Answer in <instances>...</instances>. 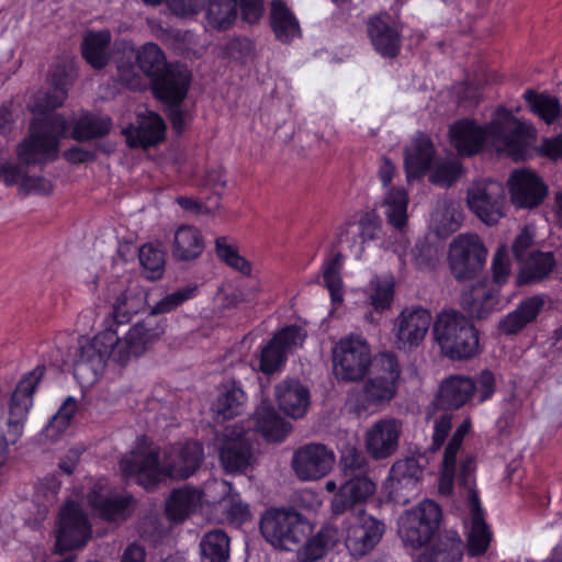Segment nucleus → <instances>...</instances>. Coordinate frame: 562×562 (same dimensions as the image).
I'll return each mask as SVG.
<instances>
[{"label":"nucleus","instance_id":"1","mask_svg":"<svg viewBox=\"0 0 562 562\" xmlns=\"http://www.w3.org/2000/svg\"><path fill=\"white\" fill-rule=\"evenodd\" d=\"M537 132L532 124L518 120L510 111L499 108L485 127L472 120H460L449 130L451 145L461 156L479 153L488 142L498 151H504L514 160L525 159L536 142Z\"/></svg>","mask_w":562,"mask_h":562},{"label":"nucleus","instance_id":"2","mask_svg":"<svg viewBox=\"0 0 562 562\" xmlns=\"http://www.w3.org/2000/svg\"><path fill=\"white\" fill-rule=\"evenodd\" d=\"M203 457L202 445L190 441L172 447L161 463L158 448L142 436L134 449L121 459L120 470L126 479L135 477L138 484L150 488L165 477L188 479L199 469Z\"/></svg>","mask_w":562,"mask_h":562},{"label":"nucleus","instance_id":"3","mask_svg":"<svg viewBox=\"0 0 562 562\" xmlns=\"http://www.w3.org/2000/svg\"><path fill=\"white\" fill-rule=\"evenodd\" d=\"M471 427V419L465 418L454 430L447 443L440 472L439 492L443 495H449L452 492L454 481L460 486L467 488L471 510V527L467 535L468 553L471 557H479L487 551L492 540V532L484 521L480 499L473 488L474 460L471 457H465L460 461L459 468L457 467V456Z\"/></svg>","mask_w":562,"mask_h":562},{"label":"nucleus","instance_id":"4","mask_svg":"<svg viewBox=\"0 0 562 562\" xmlns=\"http://www.w3.org/2000/svg\"><path fill=\"white\" fill-rule=\"evenodd\" d=\"M67 98L65 87H54L46 93H38L31 105L32 112L44 114L34 119L29 137L18 147V158L25 165H42L55 160L59 151V140L68 130L66 119L59 114H45L63 105Z\"/></svg>","mask_w":562,"mask_h":562},{"label":"nucleus","instance_id":"5","mask_svg":"<svg viewBox=\"0 0 562 562\" xmlns=\"http://www.w3.org/2000/svg\"><path fill=\"white\" fill-rule=\"evenodd\" d=\"M374 370V375L362 389L353 390L348 395V408L357 416L374 412L379 406L390 402L396 393V382L401 374L396 357L389 352L380 353Z\"/></svg>","mask_w":562,"mask_h":562},{"label":"nucleus","instance_id":"6","mask_svg":"<svg viewBox=\"0 0 562 562\" xmlns=\"http://www.w3.org/2000/svg\"><path fill=\"white\" fill-rule=\"evenodd\" d=\"M434 339L451 360L473 358L479 350V333L472 322L454 310H443L432 324Z\"/></svg>","mask_w":562,"mask_h":562},{"label":"nucleus","instance_id":"7","mask_svg":"<svg viewBox=\"0 0 562 562\" xmlns=\"http://www.w3.org/2000/svg\"><path fill=\"white\" fill-rule=\"evenodd\" d=\"M495 390L496 379L488 369L482 370L475 379L452 374L441 381L437 401L443 408L459 409L474 398L477 400V404L488 401Z\"/></svg>","mask_w":562,"mask_h":562},{"label":"nucleus","instance_id":"8","mask_svg":"<svg viewBox=\"0 0 562 562\" xmlns=\"http://www.w3.org/2000/svg\"><path fill=\"white\" fill-rule=\"evenodd\" d=\"M260 532L272 547L290 551L307 538L312 526L293 508L272 507L260 518Z\"/></svg>","mask_w":562,"mask_h":562},{"label":"nucleus","instance_id":"9","mask_svg":"<svg viewBox=\"0 0 562 562\" xmlns=\"http://www.w3.org/2000/svg\"><path fill=\"white\" fill-rule=\"evenodd\" d=\"M116 331L108 328L93 338L80 337L72 356L75 376L94 380L109 360L114 362Z\"/></svg>","mask_w":562,"mask_h":562},{"label":"nucleus","instance_id":"10","mask_svg":"<svg viewBox=\"0 0 562 562\" xmlns=\"http://www.w3.org/2000/svg\"><path fill=\"white\" fill-rule=\"evenodd\" d=\"M43 370H35L25 374L13 390L5 413V436L9 441L16 443L24 434L25 424L34 405V394L42 380Z\"/></svg>","mask_w":562,"mask_h":562},{"label":"nucleus","instance_id":"11","mask_svg":"<svg viewBox=\"0 0 562 562\" xmlns=\"http://www.w3.org/2000/svg\"><path fill=\"white\" fill-rule=\"evenodd\" d=\"M166 318L148 315L134 324L123 337L116 335L114 362L126 364L151 348L165 334Z\"/></svg>","mask_w":562,"mask_h":562},{"label":"nucleus","instance_id":"12","mask_svg":"<svg viewBox=\"0 0 562 562\" xmlns=\"http://www.w3.org/2000/svg\"><path fill=\"white\" fill-rule=\"evenodd\" d=\"M334 373L338 380L353 382L361 380L372 362L371 349L359 335L341 338L333 351Z\"/></svg>","mask_w":562,"mask_h":562},{"label":"nucleus","instance_id":"13","mask_svg":"<svg viewBox=\"0 0 562 562\" xmlns=\"http://www.w3.org/2000/svg\"><path fill=\"white\" fill-rule=\"evenodd\" d=\"M441 509L432 501L425 499L406 510L398 519V536L406 546L419 548L429 542L439 527Z\"/></svg>","mask_w":562,"mask_h":562},{"label":"nucleus","instance_id":"14","mask_svg":"<svg viewBox=\"0 0 562 562\" xmlns=\"http://www.w3.org/2000/svg\"><path fill=\"white\" fill-rule=\"evenodd\" d=\"M220 461L228 473H245L252 468L255 454L250 439V431L244 426L235 424L226 426L217 435Z\"/></svg>","mask_w":562,"mask_h":562},{"label":"nucleus","instance_id":"15","mask_svg":"<svg viewBox=\"0 0 562 562\" xmlns=\"http://www.w3.org/2000/svg\"><path fill=\"white\" fill-rule=\"evenodd\" d=\"M465 202L469 210L488 226L497 224L505 216L506 194L498 181H474L467 190Z\"/></svg>","mask_w":562,"mask_h":562},{"label":"nucleus","instance_id":"16","mask_svg":"<svg viewBox=\"0 0 562 562\" xmlns=\"http://www.w3.org/2000/svg\"><path fill=\"white\" fill-rule=\"evenodd\" d=\"M487 250L476 234H461L449 248V266L458 281L473 279L483 268Z\"/></svg>","mask_w":562,"mask_h":562},{"label":"nucleus","instance_id":"17","mask_svg":"<svg viewBox=\"0 0 562 562\" xmlns=\"http://www.w3.org/2000/svg\"><path fill=\"white\" fill-rule=\"evenodd\" d=\"M91 535V526L81 507L74 502L64 505L55 530L56 552L82 548Z\"/></svg>","mask_w":562,"mask_h":562},{"label":"nucleus","instance_id":"18","mask_svg":"<svg viewBox=\"0 0 562 562\" xmlns=\"http://www.w3.org/2000/svg\"><path fill=\"white\" fill-rule=\"evenodd\" d=\"M432 317L427 308L412 305L403 308L393 322L394 344L400 350L418 347L425 339Z\"/></svg>","mask_w":562,"mask_h":562},{"label":"nucleus","instance_id":"19","mask_svg":"<svg viewBox=\"0 0 562 562\" xmlns=\"http://www.w3.org/2000/svg\"><path fill=\"white\" fill-rule=\"evenodd\" d=\"M335 453L322 443L299 448L292 457V468L301 481H315L326 476L335 464Z\"/></svg>","mask_w":562,"mask_h":562},{"label":"nucleus","instance_id":"20","mask_svg":"<svg viewBox=\"0 0 562 562\" xmlns=\"http://www.w3.org/2000/svg\"><path fill=\"white\" fill-rule=\"evenodd\" d=\"M403 424L394 417H385L373 423L364 434L367 452L374 460H384L393 456L400 446Z\"/></svg>","mask_w":562,"mask_h":562},{"label":"nucleus","instance_id":"21","mask_svg":"<svg viewBox=\"0 0 562 562\" xmlns=\"http://www.w3.org/2000/svg\"><path fill=\"white\" fill-rule=\"evenodd\" d=\"M423 468L414 458L397 460L389 474L390 496L401 504H407L420 491Z\"/></svg>","mask_w":562,"mask_h":562},{"label":"nucleus","instance_id":"22","mask_svg":"<svg viewBox=\"0 0 562 562\" xmlns=\"http://www.w3.org/2000/svg\"><path fill=\"white\" fill-rule=\"evenodd\" d=\"M510 201L518 209H533L543 202L548 187L529 169L513 171L508 180Z\"/></svg>","mask_w":562,"mask_h":562},{"label":"nucleus","instance_id":"23","mask_svg":"<svg viewBox=\"0 0 562 562\" xmlns=\"http://www.w3.org/2000/svg\"><path fill=\"white\" fill-rule=\"evenodd\" d=\"M305 336L301 328L289 326L277 333L262 348L259 360V369L266 374L280 370L286 360L288 352L301 346Z\"/></svg>","mask_w":562,"mask_h":562},{"label":"nucleus","instance_id":"24","mask_svg":"<svg viewBox=\"0 0 562 562\" xmlns=\"http://www.w3.org/2000/svg\"><path fill=\"white\" fill-rule=\"evenodd\" d=\"M191 83V72L183 65H169L161 75L154 78L155 95L170 105H179L186 98Z\"/></svg>","mask_w":562,"mask_h":562},{"label":"nucleus","instance_id":"25","mask_svg":"<svg viewBox=\"0 0 562 562\" xmlns=\"http://www.w3.org/2000/svg\"><path fill=\"white\" fill-rule=\"evenodd\" d=\"M368 35L374 49L383 57L393 58L401 49V31L394 19L381 12L367 22Z\"/></svg>","mask_w":562,"mask_h":562},{"label":"nucleus","instance_id":"26","mask_svg":"<svg viewBox=\"0 0 562 562\" xmlns=\"http://www.w3.org/2000/svg\"><path fill=\"white\" fill-rule=\"evenodd\" d=\"M359 524L347 531L346 547L351 555L362 557L370 552L382 538L384 525L363 510L358 512Z\"/></svg>","mask_w":562,"mask_h":562},{"label":"nucleus","instance_id":"27","mask_svg":"<svg viewBox=\"0 0 562 562\" xmlns=\"http://www.w3.org/2000/svg\"><path fill=\"white\" fill-rule=\"evenodd\" d=\"M375 483L367 475L346 479L330 502L334 515H341L366 503L375 493Z\"/></svg>","mask_w":562,"mask_h":562},{"label":"nucleus","instance_id":"28","mask_svg":"<svg viewBox=\"0 0 562 562\" xmlns=\"http://www.w3.org/2000/svg\"><path fill=\"white\" fill-rule=\"evenodd\" d=\"M164 120L155 112L144 111L137 114L136 125L124 130L130 147L147 148L157 145L165 136Z\"/></svg>","mask_w":562,"mask_h":562},{"label":"nucleus","instance_id":"29","mask_svg":"<svg viewBox=\"0 0 562 562\" xmlns=\"http://www.w3.org/2000/svg\"><path fill=\"white\" fill-rule=\"evenodd\" d=\"M274 396L279 408L294 419L304 417L311 403L310 390L295 379L279 382Z\"/></svg>","mask_w":562,"mask_h":562},{"label":"nucleus","instance_id":"30","mask_svg":"<svg viewBox=\"0 0 562 562\" xmlns=\"http://www.w3.org/2000/svg\"><path fill=\"white\" fill-rule=\"evenodd\" d=\"M436 149L430 137L425 133H417L406 146L404 153V167L408 180L424 176L435 159Z\"/></svg>","mask_w":562,"mask_h":562},{"label":"nucleus","instance_id":"31","mask_svg":"<svg viewBox=\"0 0 562 562\" xmlns=\"http://www.w3.org/2000/svg\"><path fill=\"white\" fill-rule=\"evenodd\" d=\"M88 501L93 510L109 521L124 520L132 512V496L110 494L103 487H94L89 493Z\"/></svg>","mask_w":562,"mask_h":562},{"label":"nucleus","instance_id":"32","mask_svg":"<svg viewBox=\"0 0 562 562\" xmlns=\"http://www.w3.org/2000/svg\"><path fill=\"white\" fill-rule=\"evenodd\" d=\"M340 540L339 528L333 524H326L299 550V561L324 562V558L335 549Z\"/></svg>","mask_w":562,"mask_h":562},{"label":"nucleus","instance_id":"33","mask_svg":"<svg viewBox=\"0 0 562 562\" xmlns=\"http://www.w3.org/2000/svg\"><path fill=\"white\" fill-rule=\"evenodd\" d=\"M254 418L256 430L268 441H283L292 430V425L280 417L272 404L268 401L260 403L255 412Z\"/></svg>","mask_w":562,"mask_h":562},{"label":"nucleus","instance_id":"34","mask_svg":"<svg viewBox=\"0 0 562 562\" xmlns=\"http://www.w3.org/2000/svg\"><path fill=\"white\" fill-rule=\"evenodd\" d=\"M246 402L247 395L240 385L226 382L220 386L212 411L217 419H232L244 412Z\"/></svg>","mask_w":562,"mask_h":562},{"label":"nucleus","instance_id":"35","mask_svg":"<svg viewBox=\"0 0 562 562\" xmlns=\"http://www.w3.org/2000/svg\"><path fill=\"white\" fill-rule=\"evenodd\" d=\"M546 304L543 295H533L521 301L515 311L508 313L501 322L499 329L505 335H515L533 322Z\"/></svg>","mask_w":562,"mask_h":562},{"label":"nucleus","instance_id":"36","mask_svg":"<svg viewBox=\"0 0 562 562\" xmlns=\"http://www.w3.org/2000/svg\"><path fill=\"white\" fill-rule=\"evenodd\" d=\"M204 250V239L198 228L191 225H180L173 234L171 251L173 258L180 261H191L201 256Z\"/></svg>","mask_w":562,"mask_h":562},{"label":"nucleus","instance_id":"37","mask_svg":"<svg viewBox=\"0 0 562 562\" xmlns=\"http://www.w3.org/2000/svg\"><path fill=\"white\" fill-rule=\"evenodd\" d=\"M204 495L189 486L173 491L166 503L167 517L176 522L183 521L202 504Z\"/></svg>","mask_w":562,"mask_h":562},{"label":"nucleus","instance_id":"38","mask_svg":"<svg viewBox=\"0 0 562 562\" xmlns=\"http://www.w3.org/2000/svg\"><path fill=\"white\" fill-rule=\"evenodd\" d=\"M270 22L277 38L283 43L301 36L297 19L282 0L271 2Z\"/></svg>","mask_w":562,"mask_h":562},{"label":"nucleus","instance_id":"39","mask_svg":"<svg viewBox=\"0 0 562 562\" xmlns=\"http://www.w3.org/2000/svg\"><path fill=\"white\" fill-rule=\"evenodd\" d=\"M498 303V294L484 283L472 285V288L462 295L463 306L477 318H484L490 313L494 312Z\"/></svg>","mask_w":562,"mask_h":562},{"label":"nucleus","instance_id":"40","mask_svg":"<svg viewBox=\"0 0 562 562\" xmlns=\"http://www.w3.org/2000/svg\"><path fill=\"white\" fill-rule=\"evenodd\" d=\"M147 305V292L140 286L128 288L115 300L112 317L117 324H125L131 318L145 310Z\"/></svg>","mask_w":562,"mask_h":562},{"label":"nucleus","instance_id":"41","mask_svg":"<svg viewBox=\"0 0 562 562\" xmlns=\"http://www.w3.org/2000/svg\"><path fill=\"white\" fill-rule=\"evenodd\" d=\"M462 212L460 206L452 201H439L431 213L430 226L439 237H447L454 233L461 225Z\"/></svg>","mask_w":562,"mask_h":562},{"label":"nucleus","instance_id":"42","mask_svg":"<svg viewBox=\"0 0 562 562\" xmlns=\"http://www.w3.org/2000/svg\"><path fill=\"white\" fill-rule=\"evenodd\" d=\"M555 265L557 261L552 251H531L527 259L521 262L518 282L524 284L540 281L553 271Z\"/></svg>","mask_w":562,"mask_h":562},{"label":"nucleus","instance_id":"43","mask_svg":"<svg viewBox=\"0 0 562 562\" xmlns=\"http://www.w3.org/2000/svg\"><path fill=\"white\" fill-rule=\"evenodd\" d=\"M370 304L376 312L391 308L395 295V277L387 272L375 274L366 288Z\"/></svg>","mask_w":562,"mask_h":562},{"label":"nucleus","instance_id":"44","mask_svg":"<svg viewBox=\"0 0 562 562\" xmlns=\"http://www.w3.org/2000/svg\"><path fill=\"white\" fill-rule=\"evenodd\" d=\"M110 43V31L88 32L81 44L82 55L87 63L95 69L103 68L109 61Z\"/></svg>","mask_w":562,"mask_h":562},{"label":"nucleus","instance_id":"45","mask_svg":"<svg viewBox=\"0 0 562 562\" xmlns=\"http://www.w3.org/2000/svg\"><path fill=\"white\" fill-rule=\"evenodd\" d=\"M204 19L206 26L212 30L231 29L237 20V0H207Z\"/></svg>","mask_w":562,"mask_h":562},{"label":"nucleus","instance_id":"46","mask_svg":"<svg viewBox=\"0 0 562 562\" xmlns=\"http://www.w3.org/2000/svg\"><path fill=\"white\" fill-rule=\"evenodd\" d=\"M463 542L457 535L441 538L429 549L422 552L415 562H461Z\"/></svg>","mask_w":562,"mask_h":562},{"label":"nucleus","instance_id":"47","mask_svg":"<svg viewBox=\"0 0 562 562\" xmlns=\"http://www.w3.org/2000/svg\"><path fill=\"white\" fill-rule=\"evenodd\" d=\"M384 214L390 225L402 229L407 222L408 194L404 188L392 187L385 192Z\"/></svg>","mask_w":562,"mask_h":562},{"label":"nucleus","instance_id":"48","mask_svg":"<svg viewBox=\"0 0 562 562\" xmlns=\"http://www.w3.org/2000/svg\"><path fill=\"white\" fill-rule=\"evenodd\" d=\"M202 562H226L229 558V538L221 529L206 532L200 541Z\"/></svg>","mask_w":562,"mask_h":562},{"label":"nucleus","instance_id":"49","mask_svg":"<svg viewBox=\"0 0 562 562\" xmlns=\"http://www.w3.org/2000/svg\"><path fill=\"white\" fill-rule=\"evenodd\" d=\"M111 128L110 116L87 113L76 122L71 137L76 140H89L105 136Z\"/></svg>","mask_w":562,"mask_h":562},{"label":"nucleus","instance_id":"50","mask_svg":"<svg viewBox=\"0 0 562 562\" xmlns=\"http://www.w3.org/2000/svg\"><path fill=\"white\" fill-rule=\"evenodd\" d=\"M522 97L530 106L531 112L548 125L554 123V121L561 115L560 102L554 97L544 93H536L532 90H526Z\"/></svg>","mask_w":562,"mask_h":562},{"label":"nucleus","instance_id":"51","mask_svg":"<svg viewBox=\"0 0 562 562\" xmlns=\"http://www.w3.org/2000/svg\"><path fill=\"white\" fill-rule=\"evenodd\" d=\"M135 57L139 69L153 79L168 68L162 50L155 43L144 44L137 49Z\"/></svg>","mask_w":562,"mask_h":562},{"label":"nucleus","instance_id":"52","mask_svg":"<svg viewBox=\"0 0 562 562\" xmlns=\"http://www.w3.org/2000/svg\"><path fill=\"white\" fill-rule=\"evenodd\" d=\"M76 412L77 400L68 396L43 430L45 438L50 441L57 440L69 427Z\"/></svg>","mask_w":562,"mask_h":562},{"label":"nucleus","instance_id":"53","mask_svg":"<svg viewBox=\"0 0 562 562\" xmlns=\"http://www.w3.org/2000/svg\"><path fill=\"white\" fill-rule=\"evenodd\" d=\"M217 257L232 269L248 276L251 272L250 262L239 255L236 244L228 237H218L215 240Z\"/></svg>","mask_w":562,"mask_h":562},{"label":"nucleus","instance_id":"54","mask_svg":"<svg viewBox=\"0 0 562 562\" xmlns=\"http://www.w3.org/2000/svg\"><path fill=\"white\" fill-rule=\"evenodd\" d=\"M462 166L457 158L437 160L430 170L429 181L441 188L451 187L461 176Z\"/></svg>","mask_w":562,"mask_h":562},{"label":"nucleus","instance_id":"55","mask_svg":"<svg viewBox=\"0 0 562 562\" xmlns=\"http://www.w3.org/2000/svg\"><path fill=\"white\" fill-rule=\"evenodd\" d=\"M341 256L336 255L323 265V279L334 303L342 302Z\"/></svg>","mask_w":562,"mask_h":562},{"label":"nucleus","instance_id":"56","mask_svg":"<svg viewBox=\"0 0 562 562\" xmlns=\"http://www.w3.org/2000/svg\"><path fill=\"white\" fill-rule=\"evenodd\" d=\"M214 486L222 493L227 494L221 502L224 504V508L227 512V516L231 520L237 522H244L249 519V506L248 504L240 501L237 494L231 495L233 486L227 481L215 482Z\"/></svg>","mask_w":562,"mask_h":562},{"label":"nucleus","instance_id":"57","mask_svg":"<svg viewBox=\"0 0 562 562\" xmlns=\"http://www.w3.org/2000/svg\"><path fill=\"white\" fill-rule=\"evenodd\" d=\"M198 285L190 284L186 285L177 291L167 294L159 300L151 308L149 315L157 317L159 314H165L173 311L184 302L196 296Z\"/></svg>","mask_w":562,"mask_h":562},{"label":"nucleus","instance_id":"58","mask_svg":"<svg viewBox=\"0 0 562 562\" xmlns=\"http://www.w3.org/2000/svg\"><path fill=\"white\" fill-rule=\"evenodd\" d=\"M139 262L147 272V279H159L165 268V254L153 244H145L139 249Z\"/></svg>","mask_w":562,"mask_h":562},{"label":"nucleus","instance_id":"59","mask_svg":"<svg viewBox=\"0 0 562 562\" xmlns=\"http://www.w3.org/2000/svg\"><path fill=\"white\" fill-rule=\"evenodd\" d=\"M340 469L345 479L367 475L369 463L361 451L351 447L346 448L340 457Z\"/></svg>","mask_w":562,"mask_h":562},{"label":"nucleus","instance_id":"60","mask_svg":"<svg viewBox=\"0 0 562 562\" xmlns=\"http://www.w3.org/2000/svg\"><path fill=\"white\" fill-rule=\"evenodd\" d=\"M452 428V414L443 413L434 419L431 435V451H437L445 443Z\"/></svg>","mask_w":562,"mask_h":562},{"label":"nucleus","instance_id":"61","mask_svg":"<svg viewBox=\"0 0 562 562\" xmlns=\"http://www.w3.org/2000/svg\"><path fill=\"white\" fill-rule=\"evenodd\" d=\"M493 280L497 284L507 282L510 276V259L506 246H501L492 260Z\"/></svg>","mask_w":562,"mask_h":562},{"label":"nucleus","instance_id":"62","mask_svg":"<svg viewBox=\"0 0 562 562\" xmlns=\"http://www.w3.org/2000/svg\"><path fill=\"white\" fill-rule=\"evenodd\" d=\"M533 240L535 235L532 229L529 227H524L521 232L516 236L513 244V252L517 261L521 263L527 259L529 252L537 251L533 248Z\"/></svg>","mask_w":562,"mask_h":562},{"label":"nucleus","instance_id":"63","mask_svg":"<svg viewBox=\"0 0 562 562\" xmlns=\"http://www.w3.org/2000/svg\"><path fill=\"white\" fill-rule=\"evenodd\" d=\"M238 7L241 20L249 25L258 24L265 13L263 0H237Z\"/></svg>","mask_w":562,"mask_h":562},{"label":"nucleus","instance_id":"64","mask_svg":"<svg viewBox=\"0 0 562 562\" xmlns=\"http://www.w3.org/2000/svg\"><path fill=\"white\" fill-rule=\"evenodd\" d=\"M53 190L50 181L43 177H29L22 179L20 192L24 195L29 194H48Z\"/></svg>","mask_w":562,"mask_h":562}]
</instances>
